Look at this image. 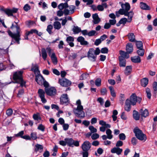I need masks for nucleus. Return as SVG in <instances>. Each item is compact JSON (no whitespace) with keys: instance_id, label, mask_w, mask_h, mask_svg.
Segmentation results:
<instances>
[{"instance_id":"nucleus-1","label":"nucleus","mask_w":157,"mask_h":157,"mask_svg":"<svg viewBox=\"0 0 157 157\" xmlns=\"http://www.w3.org/2000/svg\"><path fill=\"white\" fill-rule=\"evenodd\" d=\"M18 22V21H14V22L16 24V25L15 26V27L16 29V33H13L10 30H8L7 32L9 35L12 39H14L18 44H20V40H21L20 33L21 30L20 27L17 25Z\"/></svg>"},{"instance_id":"nucleus-2","label":"nucleus","mask_w":157,"mask_h":157,"mask_svg":"<svg viewBox=\"0 0 157 157\" xmlns=\"http://www.w3.org/2000/svg\"><path fill=\"white\" fill-rule=\"evenodd\" d=\"M76 105H77L76 108L73 109V112L77 117L80 118H82L85 117V113L83 111V107L81 105V100L78 99L77 101Z\"/></svg>"},{"instance_id":"nucleus-3","label":"nucleus","mask_w":157,"mask_h":157,"mask_svg":"<svg viewBox=\"0 0 157 157\" xmlns=\"http://www.w3.org/2000/svg\"><path fill=\"white\" fill-rule=\"evenodd\" d=\"M136 96L135 94H132L129 99H127L125 101L124 109L127 112L130 111L131 108V105H136Z\"/></svg>"},{"instance_id":"nucleus-4","label":"nucleus","mask_w":157,"mask_h":157,"mask_svg":"<svg viewBox=\"0 0 157 157\" xmlns=\"http://www.w3.org/2000/svg\"><path fill=\"white\" fill-rule=\"evenodd\" d=\"M23 73L22 71H16L14 73L13 75V78L15 82L20 84L21 87L25 86L26 82L24 81L22 75Z\"/></svg>"},{"instance_id":"nucleus-5","label":"nucleus","mask_w":157,"mask_h":157,"mask_svg":"<svg viewBox=\"0 0 157 157\" xmlns=\"http://www.w3.org/2000/svg\"><path fill=\"white\" fill-rule=\"evenodd\" d=\"M133 132L137 139L141 141H146L147 139L146 136L143 133L141 130L138 128H136L134 129Z\"/></svg>"},{"instance_id":"nucleus-6","label":"nucleus","mask_w":157,"mask_h":157,"mask_svg":"<svg viewBox=\"0 0 157 157\" xmlns=\"http://www.w3.org/2000/svg\"><path fill=\"white\" fill-rule=\"evenodd\" d=\"M118 11L120 14L124 15L125 16H128V22H131L134 15V13L132 11H131L129 12V13H128L122 8V9H120Z\"/></svg>"},{"instance_id":"nucleus-7","label":"nucleus","mask_w":157,"mask_h":157,"mask_svg":"<svg viewBox=\"0 0 157 157\" xmlns=\"http://www.w3.org/2000/svg\"><path fill=\"white\" fill-rule=\"evenodd\" d=\"M58 83L61 86L65 87H68L70 86L71 84V82L70 81L65 78H59Z\"/></svg>"},{"instance_id":"nucleus-8","label":"nucleus","mask_w":157,"mask_h":157,"mask_svg":"<svg viewBox=\"0 0 157 157\" xmlns=\"http://www.w3.org/2000/svg\"><path fill=\"white\" fill-rule=\"evenodd\" d=\"M87 57L93 61H96V56L95 54L94 48H91L89 49L87 53Z\"/></svg>"},{"instance_id":"nucleus-9","label":"nucleus","mask_w":157,"mask_h":157,"mask_svg":"<svg viewBox=\"0 0 157 157\" xmlns=\"http://www.w3.org/2000/svg\"><path fill=\"white\" fill-rule=\"evenodd\" d=\"M45 90L48 95L51 96H55L56 93V90L54 87L45 88Z\"/></svg>"},{"instance_id":"nucleus-10","label":"nucleus","mask_w":157,"mask_h":157,"mask_svg":"<svg viewBox=\"0 0 157 157\" xmlns=\"http://www.w3.org/2000/svg\"><path fill=\"white\" fill-rule=\"evenodd\" d=\"M60 104L62 105H67L69 103V99L67 94H63L60 97Z\"/></svg>"},{"instance_id":"nucleus-11","label":"nucleus","mask_w":157,"mask_h":157,"mask_svg":"<svg viewBox=\"0 0 157 157\" xmlns=\"http://www.w3.org/2000/svg\"><path fill=\"white\" fill-rule=\"evenodd\" d=\"M91 144L88 141H84L81 147L83 151H88L90 148Z\"/></svg>"},{"instance_id":"nucleus-12","label":"nucleus","mask_w":157,"mask_h":157,"mask_svg":"<svg viewBox=\"0 0 157 157\" xmlns=\"http://www.w3.org/2000/svg\"><path fill=\"white\" fill-rule=\"evenodd\" d=\"M45 92L42 89H39L38 91L39 96L41 99L42 103H45L47 102V100L45 98Z\"/></svg>"},{"instance_id":"nucleus-13","label":"nucleus","mask_w":157,"mask_h":157,"mask_svg":"<svg viewBox=\"0 0 157 157\" xmlns=\"http://www.w3.org/2000/svg\"><path fill=\"white\" fill-rule=\"evenodd\" d=\"M45 80L42 76L40 75H38L36 76L35 80L37 83L40 85H42Z\"/></svg>"},{"instance_id":"nucleus-14","label":"nucleus","mask_w":157,"mask_h":157,"mask_svg":"<svg viewBox=\"0 0 157 157\" xmlns=\"http://www.w3.org/2000/svg\"><path fill=\"white\" fill-rule=\"evenodd\" d=\"M120 4H121V6L122 8L128 13H129L128 11L130 9V6L128 2H126L125 4L121 3V2L119 3Z\"/></svg>"},{"instance_id":"nucleus-15","label":"nucleus","mask_w":157,"mask_h":157,"mask_svg":"<svg viewBox=\"0 0 157 157\" xmlns=\"http://www.w3.org/2000/svg\"><path fill=\"white\" fill-rule=\"evenodd\" d=\"M123 150L118 147H114L111 149V152L113 153H116L118 155H120L122 153Z\"/></svg>"},{"instance_id":"nucleus-16","label":"nucleus","mask_w":157,"mask_h":157,"mask_svg":"<svg viewBox=\"0 0 157 157\" xmlns=\"http://www.w3.org/2000/svg\"><path fill=\"white\" fill-rule=\"evenodd\" d=\"M97 10L100 11H102L104 8L106 9L108 7V5L106 3H101V5L97 6Z\"/></svg>"},{"instance_id":"nucleus-17","label":"nucleus","mask_w":157,"mask_h":157,"mask_svg":"<svg viewBox=\"0 0 157 157\" xmlns=\"http://www.w3.org/2000/svg\"><path fill=\"white\" fill-rule=\"evenodd\" d=\"M140 8L143 10H148L151 9V8L146 3L141 2L140 3Z\"/></svg>"},{"instance_id":"nucleus-18","label":"nucleus","mask_w":157,"mask_h":157,"mask_svg":"<svg viewBox=\"0 0 157 157\" xmlns=\"http://www.w3.org/2000/svg\"><path fill=\"white\" fill-rule=\"evenodd\" d=\"M77 41L80 42L82 45H86L88 44V42L85 40L84 38L82 36L78 37L77 39Z\"/></svg>"},{"instance_id":"nucleus-19","label":"nucleus","mask_w":157,"mask_h":157,"mask_svg":"<svg viewBox=\"0 0 157 157\" xmlns=\"http://www.w3.org/2000/svg\"><path fill=\"white\" fill-rule=\"evenodd\" d=\"M133 47L131 43H128L126 46V50L128 53H131L133 51Z\"/></svg>"},{"instance_id":"nucleus-20","label":"nucleus","mask_w":157,"mask_h":157,"mask_svg":"<svg viewBox=\"0 0 157 157\" xmlns=\"http://www.w3.org/2000/svg\"><path fill=\"white\" fill-rule=\"evenodd\" d=\"M140 112L141 116L146 117L149 115L148 111L147 109H141L140 110Z\"/></svg>"},{"instance_id":"nucleus-21","label":"nucleus","mask_w":157,"mask_h":157,"mask_svg":"<svg viewBox=\"0 0 157 157\" xmlns=\"http://www.w3.org/2000/svg\"><path fill=\"white\" fill-rule=\"evenodd\" d=\"M66 41L69 44V45L71 47H73L74 44L73 43L74 41V38L73 37L69 36L67 38Z\"/></svg>"},{"instance_id":"nucleus-22","label":"nucleus","mask_w":157,"mask_h":157,"mask_svg":"<svg viewBox=\"0 0 157 157\" xmlns=\"http://www.w3.org/2000/svg\"><path fill=\"white\" fill-rule=\"evenodd\" d=\"M43 149V147L42 145L37 144L35 146V151L36 152L39 151L40 153L42 152Z\"/></svg>"},{"instance_id":"nucleus-23","label":"nucleus","mask_w":157,"mask_h":157,"mask_svg":"<svg viewBox=\"0 0 157 157\" xmlns=\"http://www.w3.org/2000/svg\"><path fill=\"white\" fill-rule=\"evenodd\" d=\"M120 54L121 55V56L119 57H121L123 59H128L129 57V56L128 55L129 53H128L127 52H125L121 50L120 51Z\"/></svg>"},{"instance_id":"nucleus-24","label":"nucleus","mask_w":157,"mask_h":157,"mask_svg":"<svg viewBox=\"0 0 157 157\" xmlns=\"http://www.w3.org/2000/svg\"><path fill=\"white\" fill-rule=\"evenodd\" d=\"M64 140L66 141V144L70 147H73L74 140L71 138H66Z\"/></svg>"},{"instance_id":"nucleus-25","label":"nucleus","mask_w":157,"mask_h":157,"mask_svg":"<svg viewBox=\"0 0 157 157\" xmlns=\"http://www.w3.org/2000/svg\"><path fill=\"white\" fill-rule=\"evenodd\" d=\"M128 37V39L129 41L132 42H135V36L133 33H129L127 36Z\"/></svg>"},{"instance_id":"nucleus-26","label":"nucleus","mask_w":157,"mask_h":157,"mask_svg":"<svg viewBox=\"0 0 157 157\" xmlns=\"http://www.w3.org/2000/svg\"><path fill=\"white\" fill-rule=\"evenodd\" d=\"M148 79L147 78H145L141 80V85L144 87H145L148 84Z\"/></svg>"},{"instance_id":"nucleus-27","label":"nucleus","mask_w":157,"mask_h":157,"mask_svg":"<svg viewBox=\"0 0 157 157\" xmlns=\"http://www.w3.org/2000/svg\"><path fill=\"white\" fill-rule=\"evenodd\" d=\"M131 60L134 63H140L141 62L140 58L138 56L131 57Z\"/></svg>"},{"instance_id":"nucleus-28","label":"nucleus","mask_w":157,"mask_h":157,"mask_svg":"<svg viewBox=\"0 0 157 157\" xmlns=\"http://www.w3.org/2000/svg\"><path fill=\"white\" fill-rule=\"evenodd\" d=\"M50 57L52 63L54 64H57L58 62L55 53H52Z\"/></svg>"},{"instance_id":"nucleus-29","label":"nucleus","mask_w":157,"mask_h":157,"mask_svg":"<svg viewBox=\"0 0 157 157\" xmlns=\"http://www.w3.org/2000/svg\"><path fill=\"white\" fill-rule=\"evenodd\" d=\"M133 116L134 119L136 121L139 120L140 118V115L138 112L135 110L133 111Z\"/></svg>"},{"instance_id":"nucleus-30","label":"nucleus","mask_w":157,"mask_h":157,"mask_svg":"<svg viewBox=\"0 0 157 157\" xmlns=\"http://www.w3.org/2000/svg\"><path fill=\"white\" fill-rule=\"evenodd\" d=\"M31 70L33 71L35 74H37L38 75L40 73V71L38 70V66L36 64L32 66Z\"/></svg>"},{"instance_id":"nucleus-31","label":"nucleus","mask_w":157,"mask_h":157,"mask_svg":"<svg viewBox=\"0 0 157 157\" xmlns=\"http://www.w3.org/2000/svg\"><path fill=\"white\" fill-rule=\"evenodd\" d=\"M119 64L120 67H125L126 66V60L125 59H123L121 57H119Z\"/></svg>"},{"instance_id":"nucleus-32","label":"nucleus","mask_w":157,"mask_h":157,"mask_svg":"<svg viewBox=\"0 0 157 157\" xmlns=\"http://www.w3.org/2000/svg\"><path fill=\"white\" fill-rule=\"evenodd\" d=\"M132 70L131 66H127L126 67L124 71L125 74L127 75H129L131 73Z\"/></svg>"},{"instance_id":"nucleus-33","label":"nucleus","mask_w":157,"mask_h":157,"mask_svg":"<svg viewBox=\"0 0 157 157\" xmlns=\"http://www.w3.org/2000/svg\"><path fill=\"white\" fill-rule=\"evenodd\" d=\"M68 7V4L67 2L61 3L59 4L58 6V8L60 10H62L64 8Z\"/></svg>"},{"instance_id":"nucleus-34","label":"nucleus","mask_w":157,"mask_h":157,"mask_svg":"<svg viewBox=\"0 0 157 157\" xmlns=\"http://www.w3.org/2000/svg\"><path fill=\"white\" fill-rule=\"evenodd\" d=\"M53 26L55 29L59 30L61 28V24L60 22L58 21H56L54 22Z\"/></svg>"},{"instance_id":"nucleus-35","label":"nucleus","mask_w":157,"mask_h":157,"mask_svg":"<svg viewBox=\"0 0 157 157\" xmlns=\"http://www.w3.org/2000/svg\"><path fill=\"white\" fill-rule=\"evenodd\" d=\"M41 54L42 57L43 59H44V60H46L47 56V55L46 53V50L44 48H42V49Z\"/></svg>"},{"instance_id":"nucleus-36","label":"nucleus","mask_w":157,"mask_h":157,"mask_svg":"<svg viewBox=\"0 0 157 157\" xmlns=\"http://www.w3.org/2000/svg\"><path fill=\"white\" fill-rule=\"evenodd\" d=\"M112 131L109 129H107L106 131V133L107 135L108 139H111L113 137V136L112 134Z\"/></svg>"},{"instance_id":"nucleus-37","label":"nucleus","mask_w":157,"mask_h":157,"mask_svg":"<svg viewBox=\"0 0 157 157\" xmlns=\"http://www.w3.org/2000/svg\"><path fill=\"white\" fill-rule=\"evenodd\" d=\"M72 31L74 32L75 34H78L81 31L80 28L77 26H74L73 28Z\"/></svg>"},{"instance_id":"nucleus-38","label":"nucleus","mask_w":157,"mask_h":157,"mask_svg":"<svg viewBox=\"0 0 157 157\" xmlns=\"http://www.w3.org/2000/svg\"><path fill=\"white\" fill-rule=\"evenodd\" d=\"M152 87L154 90V95H156V91H157V82H154L152 84Z\"/></svg>"},{"instance_id":"nucleus-39","label":"nucleus","mask_w":157,"mask_h":157,"mask_svg":"<svg viewBox=\"0 0 157 157\" xmlns=\"http://www.w3.org/2000/svg\"><path fill=\"white\" fill-rule=\"evenodd\" d=\"M109 89L110 90V94L111 96L113 97H115L116 96V94L112 86H109Z\"/></svg>"},{"instance_id":"nucleus-40","label":"nucleus","mask_w":157,"mask_h":157,"mask_svg":"<svg viewBox=\"0 0 157 157\" xmlns=\"http://www.w3.org/2000/svg\"><path fill=\"white\" fill-rule=\"evenodd\" d=\"M2 11L9 16H13L11 10L9 9H6L3 10Z\"/></svg>"},{"instance_id":"nucleus-41","label":"nucleus","mask_w":157,"mask_h":157,"mask_svg":"<svg viewBox=\"0 0 157 157\" xmlns=\"http://www.w3.org/2000/svg\"><path fill=\"white\" fill-rule=\"evenodd\" d=\"M118 114L117 111L116 110H114L113 111V115H112V117L113 119V120L115 121L116 120L117 117L116 115Z\"/></svg>"},{"instance_id":"nucleus-42","label":"nucleus","mask_w":157,"mask_h":157,"mask_svg":"<svg viewBox=\"0 0 157 157\" xmlns=\"http://www.w3.org/2000/svg\"><path fill=\"white\" fill-rule=\"evenodd\" d=\"M136 45L138 49L143 48V43L141 41H138L136 40Z\"/></svg>"},{"instance_id":"nucleus-43","label":"nucleus","mask_w":157,"mask_h":157,"mask_svg":"<svg viewBox=\"0 0 157 157\" xmlns=\"http://www.w3.org/2000/svg\"><path fill=\"white\" fill-rule=\"evenodd\" d=\"M137 51L138 54L140 56H143L144 54V50L143 48L139 49Z\"/></svg>"},{"instance_id":"nucleus-44","label":"nucleus","mask_w":157,"mask_h":157,"mask_svg":"<svg viewBox=\"0 0 157 157\" xmlns=\"http://www.w3.org/2000/svg\"><path fill=\"white\" fill-rule=\"evenodd\" d=\"M95 84L97 86H99L101 84V79L100 78H97L95 81Z\"/></svg>"},{"instance_id":"nucleus-45","label":"nucleus","mask_w":157,"mask_h":157,"mask_svg":"<svg viewBox=\"0 0 157 157\" xmlns=\"http://www.w3.org/2000/svg\"><path fill=\"white\" fill-rule=\"evenodd\" d=\"M146 91L147 98L150 99L151 98V94L150 89L148 88H147Z\"/></svg>"},{"instance_id":"nucleus-46","label":"nucleus","mask_w":157,"mask_h":157,"mask_svg":"<svg viewBox=\"0 0 157 157\" xmlns=\"http://www.w3.org/2000/svg\"><path fill=\"white\" fill-rule=\"evenodd\" d=\"M89 74L86 73H84L81 75L80 76V80H83L87 78L89 76Z\"/></svg>"},{"instance_id":"nucleus-47","label":"nucleus","mask_w":157,"mask_h":157,"mask_svg":"<svg viewBox=\"0 0 157 157\" xmlns=\"http://www.w3.org/2000/svg\"><path fill=\"white\" fill-rule=\"evenodd\" d=\"M107 91L105 88H102L100 90L101 94L102 95H105L107 94Z\"/></svg>"},{"instance_id":"nucleus-48","label":"nucleus","mask_w":157,"mask_h":157,"mask_svg":"<svg viewBox=\"0 0 157 157\" xmlns=\"http://www.w3.org/2000/svg\"><path fill=\"white\" fill-rule=\"evenodd\" d=\"M89 128L92 133H96L97 132V129L93 126H89Z\"/></svg>"},{"instance_id":"nucleus-49","label":"nucleus","mask_w":157,"mask_h":157,"mask_svg":"<svg viewBox=\"0 0 157 157\" xmlns=\"http://www.w3.org/2000/svg\"><path fill=\"white\" fill-rule=\"evenodd\" d=\"M53 26L51 25H48L47 26L46 30L48 33L50 34H51L52 33L51 30Z\"/></svg>"},{"instance_id":"nucleus-50","label":"nucleus","mask_w":157,"mask_h":157,"mask_svg":"<svg viewBox=\"0 0 157 157\" xmlns=\"http://www.w3.org/2000/svg\"><path fill=\"white\" fill-rule=\"evenodd\" d=\"M77 54L75 53H72L71 55H70L68 57V58L70 59H75L77 57Z\"/></svg>"},{"instance_id":"nucleus-51","label":"nucleus","mask_w":157,"mask_h":157,"mask_svg":"<svg viewBox=\"0 0 157 157\" xmlns=\"http://www.w3.org/2000/svg\"><path fill=\"white\" fill-rule=\"evenodd\" d=\"M30 136L31 139H32L33 140H36L37 138L36 133L35 132H32Z\"/></svg>"},{"instance_id":"nucleus-52","label":"nucleus","mask_w":157,"mask_h":157,"mask_svg":"<svg viewBox=\"0 0 157 157\" xmlns=\"http://www.w3.org/2000/svg\"><path fill=\"white\" fill-rule=\"evenodd\" d=\"M13 110L11 109H7L6 112V114L8 116H10L12 114Z\"/></svg>"},{"instance_id":"nucleus-53","label":"nucleus","mask_w":157,"mask_h":157,"mask_svg":"<svg viewBox=\"0 0 157 157\" xmlns=\"http://www.w3.org/2000/svg\"><path fill=\"white\" fill-rule=\"evenodd\" d=\"M119 139L120 140H124L125 139L126 136L123 133H121L119 135Z\"/></svg>"},{"instance_id":"nucleus-54","label":"nucleus","mask_w":157,"mask_h":157,"mask_svg":"<svg viewBox=\"0 0 157 157\" xmlns=\"http://www.w3.org/2000/svg\"><path fill=\"white\" fill-rule=\"evenodd\" d=\"M99 136L98 134L95 133L91 136V138L92 140H95L99 138Z\"/></svg>"},{"instance_id":"nucleus-55","label":"nucleus","mask_w":157,"mask_h":157,"mask_svg":"<svg viewBox=\"0 0 157 157\" xmlns=\"http://www.w3.org/2000/svg\"><path fill=\"white\" fill-rule=\"evenodd\" d=\"M24 134V132L23 131H21L19 132L17 134L15 135V136L16 137H20L22 138V136H23V135Z\"/></svg>"},{"instance_id":"nucleus-56","label":"nucleus","mask_w":157,"mask_h":157,"mask_svg":"<svg viewBox=\"0 0 157 157\" xmlns=\"http://www.w3.org/2000/svg\"><path fill=\"white\" fill-rule=\"evenodd\" d=\"M75 8V6L74 5H71L69 6V10L70 11L71 13L72 14L74 12V10Z\"/></svg>"},{"instance_id":"nucleus-57","label":"nucleus","mask_w":157,"mask_h":157,"mask_svg":"<svg viewBox=\"0 0 157 157\" xmlns=\"http://www.w3.org/2000/svg\"><path fill=\"white\" fill-rule=\"evenodd\" d=\"M96 33V31L95 30H91L88 32V35L90 36H94L95 35Z\"/></svg>"},{"instance_id":"nucleus-58","label":"nucleus","mask_w":157,"mask_h":157,"mask_svg":"<svg viewBox=\"0 0 157 157\" xmlns=\"http://www.w3.org/2000/svg\"><path fill=\"white\" fill-rule=\"evenodd\" d=\"M123 145V142L121 140L117 141L116 144V146L117 147L122 146Z\"/></svg>"},{"instance_id":"nucleus-59","label":"nucleus","mask_w":157,"mask_h":157,"mask_svg":"<svg viewBox=\"0 0 157 157\" xmlns=\"http://www.w3.org/2000/svg\"><path fill=\"white\" fill-rule=\"evenodd\" d=\"M128 19L126 18H124L121 19L120 20V22H121V24H124L126 23L127 22H128Z\"/></svg>"},{"instance_id":"nucleus-60","label":"nucleus","mask_w":157,"mask_h":157,"mask_svg":"<svg viewBox=\"0 0 157 157\" xmlns=\"http://www.w3.org/2000/svg\"><path fill=\"white\" fill-rule=\"evenodd\" d=\"M31 9L30 6L28 4H26L24 7V9L26 11H28Z\"/></svg>"},{"instance_id":"nucleus-61","label":"nucleus","mask_w":157,"mask_h":157,"mask_svg":"<svg viewBox=\"0 0 157 157\" xmlns=\"http://www.w3.org/2000/svg\"><path fill=\"white\" fill-rule=\"evenodd\" d=\"M108 49L106 48H102L101 49V52L102 53H107L108 52Z\"/></svg>"},{"instance_id":"nucleus-62","label":"nucleus","mask_w":157,"mask_h":157,"mask_svg":"<svg viewBox=\"0 0 157 157\" xmlns=\"http://www.w3.org/2000/svg\"><path fill=\"white\" fill-rule=\"evenodd\" d=\"M83 157H88L89 153L88 151H83L82 153Z\"/></svg>"},{"instance_id":"nucleus-63","label":"nucleus","mask_w":157,"mask_h":157,"mask_svg":"<svg viewBox=\"0 0 157 157\" xmlns=\"http://www.w3.org/2000/svg\"><path fill=\"white\" fill-rule=\"evenodd\" d=\"M36 29H31L30 31H26V33L29 35L30 34H32L33 33H35Z\"/></svg>"},{"instance_id":"nucleus-64","label":"nucleus","mask_w":157,"mask_h":157,"mask_svg":"<svg viewBox=\"0 0 157 157\" xmlns=\"http://www.w3.org/2000/svg\"><path fill=\"white\" fill-rule=\"evenodd\" d=\"M101 42L102 41L100 38L98 39L95 40L94 44L95 45L98 46L101 43Z\"/></svg>"}]
</instances>
